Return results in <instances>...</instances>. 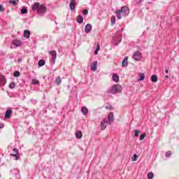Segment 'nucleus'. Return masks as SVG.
<instances>
[{
    "instance_id": "nucleus-17",
    "label": "nucleus",
    "mask_w": 179,
    "mask_h": 179,
    "mask_svg": "<svg viewBox=\"0 0 179 179\" xmlns=\"http://www.w3.org/2000/svg\"><path fill=\"white\" fill-rule=\"evenodd\" d=\"M112 78L114 82H120V76L117 73H114Z\"/></svg>"
},
{
    "instance_id": "nucleus-12",
    "label": "nucleus",
    "mask_w": 179,
    "mask_h": 179,
    "mask_svg": "<svg viewBox=\"0 0 179 179\" xmlns=\"http://www.w3.org/2000/svg\"><path fill=\"white\" fill-rule=\"evenodd\" d=\"M98 62L97 61L94 62L92 64H91V71H93L94 72L97 71V65H98Z\"/></svg>"
},
{
    "instance_id": "nucleus-20",
    "label": "nucleus",
    "mask_w": 179,
    "mask_h": 179,
    "mask_svg": "<svg viewBox=\"0 0 179 179\" xmlns=\"http://www.w3.org/2000/svg\"><path fill=\"white\" fill-rule=\"evenodd\" d=\"M45 65V60L40 59L38 63V68H40L41 66H44Z\"/></svg>"
},
{
    "instance_id": "nucleus-36",
    "label": "nucleus",
    "mask_w": 179,
    "mask_h": 179,
    "mask_svg": "<svg viewBox=\"0 0 179 179\" xmlns=\"http://www.w3.org/2000/svg\"><path fill=\"white\" fill-rule=\"evenodd\" d=\"M32 83L34 85H38L40 83V82H38V80L33 79L32 80Z\"/></svg>"
},
{
    "instance_id": "nucleus-43",
    "label": "nucleus",
    "mask_w": 179,
    "mask_h": 179,
    "mask_svg": "<svg viewBox=\"0 0 179 179\" xmlns=\"http://www.w3.org/2000/svg\"><path fill=\"white\" fill-rule=\"evenodd\" d=\"M106 108L107 110H111V105H107V106H106Z\"/></svg>"
},
{
    "instance_id": "nucleus-35",
    "label": "nucleus",
    "mask_w": 179,
    "mask_h": 179,
    "mask_svg": "<svg viewBox=\"0 0 179 179\" xmlns=\"http://www.w3.org/2000/svg\"><path fill=\"white\" fill-rule=\"evenodd\" d=\"M148 179H152L153 178V173L150 172L148 173Z\"/></svg>"
},
{
    "instance_id": "nucleus-1",
    "label": "nucleus",
    "mask_w": 179,
    "mask_h": 179,
    "mask_svg": "<svg viewBox=\"0 0 179 179\" xmlns=\"http://www.w3.org/2000/svg\"><path fill=\"white\" fill-rule=\"evenodd\" d=\"M32 10L37 11L38 15L45 13L47 12V7L44 4H40L38 2H36L32 6Z\"/></svg>"
},
{
    "instance_id": "nucleus-25",
    "label": "nucleus",
    "mask_w": 179,
    "mask_h": 179,
    "mask_svg": "<svg viewBox=\"0 0 179 179\" xmlns=\"http://www.w3.org/2000/svg\"><path fill=\"white\" fill-rule=\"evenodd\" d=\"M151 81L153 82L154 83H156V82H157V76L152 75L151 76Z\"/></svg>"
},
{
    "instance_id": "nucleus-15",
    "label": "nucleus",
    "mask_w": 179,
    "mask_h": 179,
    "mask_svg": "<svg viewBox=\"0 0 179 179\" xmlns=\"http://www.w3.org/2000/svg\"><path fill=\"white\" fill-rule=\"evenodd\" d=\"M10 156L11 157H14L13 160H19V159H20V156L19 155V152H17L16 154H10Z\"/></svg>"
},
{
    "instance_id": "nucleus-37",
    "label": "nucleus",
    "mask_w": 179,
    "mask_h": 179,
    "mask_svg": "<svg viewBox=\"0 0 179 179\" xmlns=\"http://www.w3.org/2000/svg\"><path fill=\"white\" fill-rule=\"evenodd\" d=\"M14 76H15V78H17V77L20 76V72H19V71H15V72L14 73Z\"/></svg>"
},
{
    "instance_id": "nucleus-13",
    "label": "nucleus",
    "mask_w": 179,
    "mask_h": 179,
    "mask_svg": "<svg viewBox=\"0 0 179 179\" xmlns=\"http://www.w3.org/2000/svg\"><path fill=\"white\" fill-rule=\"evenodd\" d=\"M108 120H109V124H111V122H113V121H114V113H113L111 112L109 113L108 121Z\"/></svg>"
},
{
    "instance_id": "nucleus-46",
    "label": "nucleus",
    "mask_w": 179,
    "mask_h": 179,
    "mask_svg": "<svg viewBox=\"0 0 179 179\" xmlns=\"http://www.w3.org/2000/svg\"><path fill=\"white\" fill-rule=\"evenodd\" d=\"M166 79H169V76H165Z\"/></svg>"
},
{
    "instance_id": "nucleus-32",
    "label": "nucleus",
    "mask_w": 179,
    "mask_h": 179,
    "mask_svg": "<svg viewBox=\"0 0 179 179\" xmlns=\"http://www.w3.org/2000/svg\"><path fill=\"white\" fill-rule=\"evenodd\" d=\"M21 13H22V15H24V14L27 13V8H22L21 9Z\"/></svg>"
},
{
    "instance_id": "nucleus-3",
    "label": "nucleus",
    "mask_w": 179,
    "mask_h": 179,
    "mask_svg": "<svg viewBox=\"0 0 179 179\" xmlns=\"http://www.w3.org/2000/svg\"><path fill=\"white\" fill-rule=\"evenodd\" d=\"M122 41V38L121 37V32H117V35L113 38V44L115 45H118Z\"/></svg>"
},
{
    "instance_id": "nucleus-19",
    "label": "nucleus",
    "mask_w": 179,
    "mask_h": 179,
    "mask_svg": "<svg viewBox=\"0 0 179 179\" xmlns=\"http://www.w3.org/2000/svg\"><path fill=\"white\" fill-rule=\"evenodd\" d=\"M122 66L124 67L128 66V57H124V59H123Z\"/></svg>"
},
{
    "instance_id": "nucleus-34",
    "label": "nucleus",
    "mask_w": 179,
    "mask_h": 179,
    "mask_svg": "<svg viewBox=\"0 0 179 179\" xmlns=\"http://www.w3.org/2000/svg\"><path fill=\"white\" fill-rule=\"evenodd\" d=\"M110 22L112 25L115 24V17L114 16L111 17Z\"/></svg>"
},
{
    "instance_id": "nucleus-42",
    "label": "nucleus",
    "mask_w": 179,
    "mask_h": 179,
    "mask_svg": "<svg viewBox=\"0 0 179 179\" xmlns=\"http://www.w3.org/2000/svg\"><path fill=\"white\" fill-rule=\"evenodd\" d=\"M87 13H89V11L87 10H83V15H87Z\"/></svg>"
},
{
    "instance_id": "nucleus-48",
    "label": "nucleus",
    "mask_w": 179,
    "mask_h": 179,
    "mask_svg": "<svg viewBox=\"0 0 179 179\" xmlns=\"http://www.w3.org/2000/svg\"><path fill=\"white\" fill-rule=\"evenodd\" d=\"M148 3H152L151 2H148Z\"/></svg>"
},
{
    "instance_id": "nucleus-40",
    "label": "nucleus",
    "mask_w": 179,
    "mask_h": 179,
    "mask_svg": "<svg viewBox=\"0 0 179 179\" xmlns=\"http://www.w3.org/2000/svg\"><path fill=\"white\" fill-rule=\"evenodd\" d=\"M171 156V151H168L166 152V157H170Z\"/></svg>"
},
{
    "instance_id": "nucleus-26",
    "label": "nucleus",
    "mask_w": 179,
    "mask_h": 179,
    "mask_svg": "<svg viewBox=\"0 0 179 179\" xmlns=\"http://www.w3.org/2000/svg\"><path fill=\"white\" fill-rule=\"evenodd\" d=\"M16 153H19V150L16 148H13L10 155H16Z\"/></svg>"
},
{
    "instance_id": "nucleus-28",
    "label": "nucleus",
    "mask_w": 179,
    "mask_h": 179,
    "mask_svg": "<svg viewBox=\"0 0 179 179\" xmlns=\"http://www.w3.org/2000/svg\"><path fill=\"white\" fill-rule=\"evenodd\" d=\"M99 51H100V45H99V44H97L96 48V50H95V51H94V55H97Z\"/></svg>"
},
{
    "instance_id": "nucleus-38",
    "label": "nucleus",
    "mask_w": 179,
    "mask_h": 179,
    "mask_svg": "<svg viewBox=\"0 0 179 179\" xmlns=\"http://www.w3.org/2000/svg\"><path fill=\"white\" fill-rule=\"evenodd\" d=\"M5 11V7H3V5L0 4V12H4Z\"/></svg>"
},
{
    "instance_id": "nucleus-23",
    "label": "nucleus",
    "mask_w": 179,
    "mask_h": 179,
    "mask_svg": "<svg viewBox=\"0 0 179 179\" xmlns=\"http://www.w3.org/2000/svg\"><path fill=\"white\" fill-rule=\"evenodd\" d=\"M76 136L78 139H82V136H83V134H82V131H78L76 133Z\"/></svg>"
},
{
    "instance_id": "nucleus-6",
    "label": "nucleus",
    "mask_w": 179,
    "mask_h": 179,
    "mask_svg": "<svg viewBox=\"0 0 179 179\" xmlns=\"http://www.w3.org/2000/svg\"><path fill=\"white\" fill-rule=\"evenodd\" d=\"M133 58L135 59V61H141V59H142V53L138 51L134 52Z\"/></svg>"
},
{
    "instance_id": "nucleus-24",
    "label": "nucleus",
    "mask_w": 179,
    "mask_h": 179,
    "mask_svg": "<svg viewBox=\"0 0 179 179\" xmlns=\"http://www.w3.org/2000/svg\"><path fill=\"white\" fill-rule=\"evenodd\" d=\"M138 76H139V79H138V81L141 82V80H145V73H140L138 74Z\"/></svg>"
},
{
    "instance_id": "nucleus-33",
    "label": "nucleus",
    "mask_w": 179,
    "mask_h": 179,
    "mask_svg": "<svg viewBox=\"0 0 179 179\" xmlns=\"http://www.w3.org/2000/svg\"><path fill=\"white\" fill-rule=\"evenodd\" d=\"M145 137H146V133H143L140 136V141H143V139H145Z\"/></svg>"
},
{
    "instance_id": "nucleus-11",
    "label": "nucleus",
    "mask_w": 179,
    "mask_h": 179,
    "mask_svg": "<svg viewBox=\"0 0 179 179\" xmlns=\"http://www.w3.org/2000/svg\"><path fill=\"white\" fill-rule=\"evenodd\" d=\"M76 6V0H71L70 1V9L71 10H75V7Z\"/></svg>"
},
{
    "instance_id": "nucleus-50",
    "label": "nucleus",
    "mask_w": 179,
    "mask_h": 179,
    "mask_svg": "<svg viewBox=\"0 0 179 179\" xmlns=\"http://www.w3.org/2000/svg\"><path fill=\"white\" fill-rule=\"evenodd\" d=\"M178 20H179V19L178 18Z\"/></svg>"
},
{
    "instance_id": "nucleus-41",
    "label": "nucleus",
    "mask_w": 179,
    "mask_h": 179,
    "mask_svg": "<svg viewBox=\"0 0 179 179\" xmlns=\"http://www.w3.org/2000/svg\"><path fill=\"white\" fill-rule=\"evenodd\" d=\"M135 3L137 5L141 3V2H143V0H134Z\"/></svg>"
},
{
    "instance_id": "nucleus-47",
    "label": "nucleus",
    "mask_w": 179,
    "mask_h": 179,
    "mask_svg": "<svg viewBox=\"0 0 179 179\" xmlns=\"http://www.w3.org/2000/svg\"><path fill=\"white\" fill-rule=\"evenodd\" d=\"M18 62H20V59H18Z\"/></svg>"
},
{
    "instance_id": "nucleus-7",
    "label": "nucleus",
    "mask_w": 179,
    "mask_h": 179,
    "mask_svg": "<svg viewBox=\"0 0 179 179\" xmlns=\"http://www.w3.org/2000/svg\"><path fill=\"white\" fill-rule=\"evenodd\" d=\"M50 54L52 57V64H55V60L57 59V51L55 50H52L50 52Z\"/></svg>"
},
{
    "instance_id": "nucleus-9",
    "label": "nucleus",
    "mask_w": 179,
    "mask_h": 179,
    "mask_svg": "<svg viewBox=\"0 0 179 179\" xmlns=\"http://www.w3.org/2000/svg\"><path fill=\"white\" fill-rule=\"evenodd\" d=\"M12 44L15 47H20V45H22V41L19 39H15L13 41Z\"/></svg>"
},
{
    "instance_id": "nucleus-2",
    "label": "nucleus",
    "mask_w": 179,
    "mask_h": 179,
    "mask_svg": "<svg viewBox=\"0 0 179 179\" xmlns=\"http://www.w3.org/2000/svg\"><path fill=\"white\" fill-rule=\"evenodd\" d=\"M122 92V87L120 85H113L110 90H108V93H110L111 94H117L118 93H121Z\"/></svg>"
},
{
    "instance_id": "nucleus-29",
    "label": "nucleus",
    "mask_w": 179,
    "mask_h": 179,
    "mask_svg": "<svg viewBox=\"0 0 179 179\" xmlns=\"http://www.w3.org/2000/svg\"><path fill=\"white\" fill-rule=\"evenodd\" d=\"M15 86L16 84L15 83V82H12L9 84L10 89H15Z\"/></svg>"
},
{
    "instance_id": "nucleus-31",
    "label": "nucleus",
    "mask_w": 179,
    "mask_h": 179,
    "mask_svg": "<svg viewBox=\"0 0 179 179\" xmlns=\"http://www.w3.org/2000/svg\"><path fill=\"white\" fill-rule=\"evenodd\" d=\"M8 2L15 6L17 4V2H19V0H10Z\"/></svg>"
},
{
    "instance_id": "nucleus-39",
    "label": "nucleus",
    "mask_w": 179,
    "mask_h": 179,
    "mask_svg": "<svg viewBox=\"0 0 179 179\" xmlns=\"http://www.w3.org/2000/svg\"><path fill=\"white\" fill-rule=\"evenodd\" d=\"M134 136L137 138V136H139V131L135 130L134 131Z\"/></svg>"
},
{
    "instance_id": "nucleus-27",
    "label": "nucleus",
    "mask_w": 179,
    "mask_h": 179,
    "mask_svg": "<svg viewBox=\"0 0 179 179\" xmlns=\"http://www.w3.org/2000/svg\"><path fill=\"white\" fill-rule=\"evenodd\" d=\"M115 13L117 19H119V20H121L122 17H121V12H120V10H117Z\"/></svg>"
},
{
    "instance_id": "nucleus-8",
    "label": "nucleus",
    "mask_w": 179,
    "mask_h": 179,
    "mask_svg": "<svg viewBox=\"0 0 179 179\" xmlns=\"http://www.w3.org/2000/svg\"><path fill=\"white\" fill-rule=\"evenodd\" d=\"M6 85V78L0 74V87L1 86H5Z\"/></svg>"
},
{
    "instance_id": "nucleus-16",
    "label": "nucleus",
    "mask_w": 179,
    "mask_h": 179,
    "mask_svg": "<svg viewBox=\"0 0 179 179\" xmlns=\"http://www.w3.org/2000/svg\"><path fill=\"white\" fill-rule=\"evenodd\" d=\"M92 31V24H87L85 27V33H89Z\"/></svg>"
},
{
    "instance_id": "nucleus-44",
    "label": "nucleus",
    "mask_w": 179,
    "mask_h": 179,
    "mask_svg": "<svg viewBox=\"0 0 179 179\" xmlns=\"http://www.w3.org/2000/svg\"><path fill=\"white\" fill-rule=\"evenodd\" d=\"M0 128H3V124L2 122H0Z\"/></svg>"
},
{
    "instance_id": "nucleus-45",
    "label": "nucleus",
    "mask_w": 179,
    "mask_h": 179,
    "mask_svg": "<svg viewBox=\"0 0 179 179\" xmlns=\"http://www.w3.org/2000/svg\"><path fill=\"white\" fill-rule=\"evenodd\" d=\"M165 73H169V70H168V69H166V70H165Z\"/></svg>"
},
{
    "instance_id": "nucleus-49",
    "label": "nucleus",
    "mask_w": 179,
    "mask_h": 179,
    "mask_svg": "<svg viewBox=\"0 0 179 179\" xmlns=\"http://www.w3.org/2000/svg\"><path fill=\"white\" fill-rule=\"evenodd\" d=\"M10 48H12V46H10Z\"/></svg>"
},
{
    "instance_id": "nucleus-14",
    "label": "nucleus",
    "mask_w": 179,
    "mask_h": 179,
    "mask_svg": "<svg viewBox=\"0 0 179 179\" xmlns=\"http://www.w3.org/2000/svg\"><path fill=\"white\" fill-rule=\"evenodd\" d=\"M81 112L84 115H87V114L89 113V110L87 109V108L83 106L81 108Z\"/></svg>"
},
{
    "instance_id": "nucleus-10",
    "label": "nucleus",
    "mask_w": 179,
    "mask_h": 179,
    "mask_svg": "<svg viewBox=\"0 0 179 179\" xmlns=\"http://www.w3.org/2000/svg\"><path fill=\"white\" fill-rule=\"evenodd\" d=\"M10 115H12V110L8 109L6 111V113L4 115V118L6 120H9V118H10Z\"/></svg>"
},
{
    "instance_id": "nucleus-30",
    "label": "nucleus",
    "mask_w": 179,
    "mask_h": 179,
    "mask_svg": "<svg viewBox=\"0 0 179 179\" xmlns=\"http://www.w3.org/2000/svg\"><path fill=\"white\" fill-rule=\"evenodd\" d=\"M138 155H136V154H134V155H133V157H131V160H132V162H136V160H138Z\"/></svg>"
},
{
    "instance_id": "nucleus-5",
    "label": "nucleus",
    "mask_w": 179,
    "mask_h": 179,
    "mask_svg": "<svg viewBox=\"0 0 179 179\" xmlns=\"http://www.w3.org/2000/svg\"><path fill=\"white\" fill-rule=\"evenodd\" d=\"M108 125V119L104 118L101 122V131H104L107 126Z\"/></svg>"
},
{
    "instance_id": "nucleus-18",
    "label": "nucleus",
    "mask_w": 179,
    "mask_h": 179,
    "mask_svg": "<svg viewBox=\"0 0 179 179\" xmlns=\"http://www.w3.org/2000/svg\"><path fill=\"white\" fill-rule=\"evenodd\" d=\"M55 83H56V85L57 86H59V85H61V83H62V80L61 79V77H57L55 80Z\"/></svg>"
},
{
    "instance_id": "nucleus-21",
    "label": "nucleus",
    "mask_w": 179,
    "mask_h": 179,
    "mask_svg": "<svg viewBox=\"0 0 179 179\" xmlns=\"http://www.w3.org/2000/svg\"><path fill=\"white\" fill-rule=\"evenodd\" d=\"M76 21L80 24L83 23V16L78 15L76 18Z\"/></svg>"
},
{
    "instance_id": "nucleus-4",
    "label": "nucleus",
    "mask_w": 179,
    "mask_h": 179,
    "mask_svg": "<svg viewBox=\"0 0 179 179\" xmlns=\"http://www.w3.org/2000/svg\"><path fill=\"white\" fill-rule=\"evenodd\" d=\"M119 12H121L123 16H128L129 15V8L127 6H122L121 10H119Z\"/></svg>"
},
{
    "instance_id": "nucleus-22",
    "label": "nucleus",
    "mask_w": 179,
    "mask_h": 179,
    "mask_svg": "<svg viewBox=\"0 0 179 179\" xmlns=\"http://www.w3.org/2000/svg\"><path fill=\"white\" fill-rule=\"evenodd\" d=\"M24 37H25L26 38H30V31L25 30L24 31Z\"/></svg>"
}]
</instances>
